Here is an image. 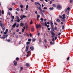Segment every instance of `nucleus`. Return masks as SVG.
Segmentation results:
<instances>
[{
  "instance_id": "f8f14e48",
  "label": "nucleus",
  "mask_w": 73,
  "mask_h": 73,
  "mask_svg": "<svg viewBox=\"0 0 73 73\" xmlns=\"http://www.w3.org/2000/svg\"><path fill=\"white\" fill-rule=\"evenodd\" d=\"M14 63L15 65H17V61H14Z\"/></svg>"
},
{
  "instance_id": "b1692460",
  "label": "nucleus",
  "mask_w": 73,
  "mask_h": 73,
  "mask_svg": "<svg viewBox=\"0 0 73 73\" xmlns=\"http://www.w3.org/2000/svg\"><path fill=\"white\" fill-rule=\"evenodd\" d=\"M40 16L39 15H38V16L37 17V19H38V18H39L40 17Z\"/></svg>"
},
{
  "instance_id": "2f4dec72",
  "label": "nucleus",
  "mask_w": 73,
  "mask_h": 73,
  "mask_svg": "<svg viewBox=\"0 0 73 73\" xmlns=\"http://www.w3.org/2000/svg\"><path fill=\"white\" fill-rule=\"evenodd\" d=\"M19 31H20V30L18 29L16 30V32H19Z\"/></svg>"
},
{
  "instance_id": "338daca9",
  "label": "nucleus",
  "mask_w": 73,
  "mask_h": 73,
  "mask_svg": "<svg viewBox=\"0 0 73 73\" xmlns=\"http://www.w3.org/2000/svg\"><path fill=\"white\" fill-rule=\"evenodd\" d=\"M40 20L41 21H43V19H42V18H40Z\"/></svg>"
},
{
  "instance_id": "5fc2aeb1",
  "label": "nucleus",
  "mask_w": 73,
  "mask_h": 73,
  "mask_svg": "<svg viewBox=\"0 0 73 73\" xmlns=\"http://www.w3.org/2000/svg\"><path fill=\"white\" fill-rule=\"evenodd\" d=\"M30 52V51H28L27 52V54H29V53Z\"/></svg>"
},
{
  "instance_id": "1a4fd4ad",
  "label": "nucleus",
  "mask_w": 73,
  "mask_h": 73,
  "mask_svg": "<svg viewBox=\"0 0 73 73\" xmlns=\"http://www.w3.org/2000/svg\"><path fill=\"white\" fill-rule=\"evenodd\" d=\"M3 25H5L4 24H3H3L2 23H0V26H1V27L3 29Z\"/></svg>"
},
{
  "instance_id": "72a5a7b5",
  "label": "nucleus",
  "mask_w": 73,
  "mask_h": 73,
  "mask_svg": "<svg viewBox=\"0 0 73 73\" xmlns=\"http://www.w3.org/2000/svg\"><path fill=\"white\" fill-rule=\"evenodd\" d=\"M1 39H5V37H1Z\"/></svg>"
},
{
  "instance_id": "774afa93",
  "label": "nucleus",
  "mask_w": 73,
  "mask_h": 73,
  "mask_svg": "<svg viewBox=\"0 0 73 73\" xmlns=\"http://www.w3.org/2000/svg\"><path fill=\"white\" fill-rule=\"evenodd\" d=\"M21 70H23V67H21Z\"/></svg>"
},
{
  "instance_id": "680f3d73",
  "label": "nucleus",
  "mask_w": 73,
  "mask_h": 73,
  "mask_svg": "<svg viewBox=\"0 0 73 73\" xmlns=\"http://www.w3.org/2000/svg\"><path fill=\"white\" fill-rule=\"evenodd\" d=\"M8 31V29H6L5 30V32H7Z\"/></svg>"
},
{
  "instance_id": "8fccbe9b",
  "label": "nucleus",
  "mask_w": 73,
  "mask_h": 73,
  "mask_svg": "<svg viewBox=\"0 0 73 73\" xmlns=\"http://www.w3.org/2000/svg\"><path fill=\"white\" fill-rule=\"evenodd\" d=\"M50 44H53V42H52V41H50Z\"/></svg>"
},
{
  "instance_id": "603ef678",
  "label": "nucleus",
  "mask_w": 73,
  "mask_h": 73,
  "mask_svg": "<svg viewBox=\"0 0 73 73\" xmlns=\"http://www.w3.org/2000/svg\"><path fill=\"white\" fill-rule=\"evenodd\" d=\"M52 41H54V38H53L52 40Z\"/></svg>"
},
{
  "instance_id": "a18cd8bd",
  "label": "nucleus",
  "mask_w": 73,
  "mask_h": 73,
  "mask_svg": "<svg viewBox=\"0 0 73 73\" xmlns=\"http://www.w3.org/2000/svg\"><path fill=\"white\" fill-rule=\"evenodd\" d=\"M36 7L38 9L40 7V6H38V5H37Z\"/></svg>"
},
{
  "instance_id": "2eb2a0df",
  "label": "nucleus",
  "mask_w": 73,
  "mask_h": 73,
  "mask_svg": "<svg viewBox=\"0 0 73 73\" xmlns=\"http://www.w3.org/2000/svg\"><path fill=\"white\" fill-rule=\"evenodd\" d=\"M30 49L31 50H33L34 49V48L33 47H31L30 48Z\"/></svg>"
},
{
  "instance_id": "e2e57ef3",
  "label": "nucleus",
  "mask_w": 73,
  "mask_h": 73,
  "mask_svg": "<svg viewBox=\"0 0 73 73\" xmlns=\"http://www.w3.org/2000/svg\"><path fill=\"white\" fill-rule=\"evenodd\" d=\"M44 42L46 43L47 42L46 41V40L45 39L44 40Z\"/></svg>"
},
{
  "instance_id": "393cba45",
  "label": "nucleus",
  "mask_w": 73,
  "mask_h": 73,
  "mask_svg": "<svg viewBox=\"0 0 73 73\" xmlns=\"http://www.w3.org/2000/svg\"><path fill=\"white\" fill-rule=\"evenodd\" d=\"M16 60H17V61H19V57H17L16 58Z\"/></svg>"
},
{
  "instance_id": "3c124183",
  "label": "nucleus",
  "mask_w": 73,
  "mask_h": 73,
  "mask_svg": "<svg viewBox=\"0 0 73 73\" xmlns=\"http://www.w3.org/2000/svg\"><path fill=\"white\" fill-rule=\"evenodd\" d=\"M22 31L23 33V32H24V29H22Z\"/></svg>"
},
{
  "instance_id": "052dcab7",
  "label": "nucleus",
  "mask_w": 73,
  "mask_h": 73,
  "mask_svg": "<svg viewBox=\"0 0 73 73\" xmlns=\"http://www.w3.org/2000/svg\"><path fill=\"white\" fill-rule=\"evenodd\" d=\"M57 36H56L55 37V40H57Z\"/></svg>"
},
{
  "instance_id": "58836bf2",
  "label": "nucleus",
  "mask_w": 73,
  "mask_h": 73,
  "mask_svg": "<svg viewBox=\"0 0 73 73\" xmlns=\"http://www.w3.org/2000/svg\"><path fill=\"white\" fill-rule=\"evenodd\" d=\"M53 6L54 7H56V5H55V4H53Z\"/></svg>"
},
{
  "instance_id": "c85d7f7f",
  "label": "nucleus",
  "mask_w": 73,
  "mask_h": 73,
  "mask_svg": "<svg viewBox=\"0 0 73 73\" xmlns=\"http://www.w3.org/2000/svg\"><path fill=\"white\" fill-rule=\"evenodd\" d=\"M30 42H28L26 43V44H27V45H28V44H30Z\"/></svg>"
},
{
  "instance_id": "dca6fc26",
  "label": "nucleus",
  "mask_w": 73,
  "mask_h": 73,
  "mask_svg": "<svg viewBox=\"0 0 73 73\" xmlns=\"http://www.w3.org/2000/svg\"><path fill=\"white\" fill-rule=\"evenodd\" d=\"M53 9H54V8H53V7H52V8L50 7L49 8L50 10H52V11L53 10Z\"/></svg>"
},
{
  "instance_id": "4d7b16f0",
  "label": "nucleus",
  "mask_w": 73,
  "mask_h": 73,
  "mask_svg": "<svg viewBox=\"0 0 73 73\" xmlns=\"http://www.w3.org/2000/svg\"><path fill=\"white\" fill-rule=\"evenodd\" d=\"M2 13L3 15H4V10H2Z\"/></svg>"
},
{
  "instance_id": "f257e3e1",
  "label": "nucleus",
  "mask_w": 73,
  "mask_h": 73,
  "mask_svg": "<svg viewBox=\"0 0 73 73\" xmlns=\"http://www.w3.org/2000/svg\"><path fill=\"white\" fill-rule=\"evenodd\" d=\"M16 17L17 20H15V21L16 22H17L18 23L20 22V20H21V19H20V18H19V16H17Z\"/></svg>"
},
{
  "instance_id": "f03ea898",
  "label": "nucleus",
  "mask_w": 73,
  "mask_h": 73,
  "mask_svg": "<svg viewBox=\"0 0 73 73\" xmlns=\"http://www.w3.org/2000/svg\"><path fill=\"white\" fill-rule=\"evenodd\" d=\"M36 29L38 28H41V25H36Z\"/></svg>"
},
{
  "instance_id": "7c9ffc66",
  "label": "nucleus",
  "mask_w": 73,
  "mask_h": 73,
  "mask_svg": "<svg viewBox=\"0 0 73 73\" xmlns=\"http://www.w3.org/2000/svg\"><path fill=\"white\" fill-rule=\"evenodd\" d=\"M36 41V39L35 38H33V41Z\"/></svg>"
},
{
  "instance_id": "6e6552de",
  "label": "nucleus",
  "mask_w": 73,
  "mask_h": 73,
  "mask_svg": "<svg viewBox=\"0 0 73 73\" xmlns=\"http://www.w3.org/2000/svg\"><path fill=\"white\" fill-rule=\"evenodd\" d=\"M16 23H15L12 26V28H15V27H16Z\"/></svg>"
},
{
  "instance_id": "9d476101",
  "label": "nucleus",
  "mask_w": 73,
  "mask_h": 73,
  "mask_svg": "<svg viewBox=\"0 0 73 73\" xmlns=\"http://www.w3.org/2000/svg\"><path fill=\"white\" fill-rule=\"evenodd\" d=\"M31 31L32 32H33L35 31V28L34 27H32L31 29Z\"/></svg>"
},
{
  "instance_id": "e433bc0d",
  "label": "nucleus",
  "mask_w": 73,
  "mask_h": 73,
  "mask_svg": "<svg viewBox=\"0 0 73 73\" xmlns=\"http://www.w3.org/2000/svg\"><path fill=\"white\" fill-rule=\"evenodd\" d=\"M15 5V3H12V5Z\"/></svg>"
},
{
  "instance_id": "a878e982",
  "label": "nucleus",
  "mask_w": 73,
  "mask_h": 73,
  "mask_svg": "<svg viewBox=\"0 0 73 73\" xmlns=\"http://www.w3.org/2000/svg\"><path fill=\"white\" fill-rule=\"evenodd\" d=\"M32 41V39H28V41H29V42H31Z\"/></svg>"
},
{
  "instance_id": "13d9d810",
  "label": "nucleus",
  "mask_w": 73,
  "mask_h": 73,
  "mask_svg": "<svg viewBox=\"0 0 73 73\" xmlns=\"http://www.w3.org/2000/svg\"><path fill=\"white\" fill-rule=\"evenodd\" d=\"M7 32H5L4 33V35H5L6 34H7Z\"/></svg>"
},
{
  "instance_id": "39448f33",
  "label": "nucleus",
  "mask_w": 73,
  "mask_h": 73,
  "mask_svg": "<svg viewBox=\"0 0 73 73\" xmlns=\"http://www.w3.org/2000/svg\"><path fill=\"white\" fill-rule=\"evenodd\" d=\"M52 21H50V23L51 24V27H53V23H52Z\"/></svg>"
},
{
  "instance_id": "a211bd4d",
  "label": "nucleus",
  "mask_w": 73,
  "mask_h": 73,
  "mask_svg": "<svg viewBox=\"0 0 73 73\" xmlns=\"http://www.w3.org/2000/svg\"><path fill=\"white\" fill-rule=\"evenodd\" d=\"M62 21L63 22H65V21L64 19L62 18Z\"/></svg>"
},
{
  "instance_id": "cd10ccee",
  "label": "nucleus",
  "mask_w": 73,
  "mask_h": 73,
  "mask_svg": "<svg viewBox=\"0 0 73 73\" xmlns=\"http://www.w3.org/2000/svg\"><path fill=\"white\" fill-rule=\"evenodd\" d=\"M62 30H63L64 29V26L62 25Z\"/></svg>"
},
{
  "instance_id": "69168bd1",
  "label": "nucleus",
  "mask_w": 73,
  "mask_h": 73,
  "mask_svg": "<svg viewBox=\"0 0 73 73\" xmlns=\"http://www.w3.org/2000/svg\"><path fill=\"white\" fill-rule=\"evenodd\" d=\"M54 30H57V27H56L55 28H54Z\"/></svg>"
},
{
  "instance_id": "4c0bfd02",
  "label": "nucleus",
  "mask_w": 73,
  "mask_h": 73,
  "mask_svg": "<svg viewBox=\"0 0 73 73\" xmlns=\"http://www.w3.org/2000/svg\"><path fill=\"white\" fill-rule=\"evenodd\" d=\"M43 9H48V8L44 7Z\"/></svg>"
},
{
  "instance_id": "423d86ee",
  "label": "nucleus",
  "mask_w": 73,
  "mask_h": 73,
  "mask_svg": "<svg viewBox=\"0 0 73 73\" xmlns=\"http://www.w3.org/2000/svg\"><path fill=\"white\" fill-rule=\"evenodd\" d=\"M27 17V16L24 15H23L22 16H22H21V19L22 20L23 19V18H25V17Z\"/></svg>"
},
{
  "instance_id": "0eeeda50",
  "label": "nucleus",
  "mask_w": 73,
  "mask_h": 73,
  "mask_svg": "<svg viewBox=\"0 0 73 73\" xmlns=\"http://www.w3.org/2000/svg\"><path fill=\"white\" fill-rule=\"evenodd\" d=\"M28 48L29 47L28 46H27L26 47V49L25 50V52H27L28 51Z\"/></svg>"
},
{
  "instance_id": "aec40b11",
  "label": "nucleus",
  "mask_w": 73,
  "mask_h": 73,
  "mask_svg": "<svg viewBox=\"0 0 73 73\" xmlns=\"http://www.w3.org/2000/svg\"><path fill=\"white\" fill-rule=\"evenodd\" d=\"M26 65L27 66H28V67L29 66V64L28 63H27L26 64Z\"/></svg>"
},
{
  "instance_id": "7ed1b4c3",
  "label": "nucleus",
  "mask_w": 73,
  "mask_h": 73,
  "mask_svg": "<svg viewBox=\"0 0 73 73\" xmlns=\"http://www.w3.org/2000/svg\"><path fill=\"white\" fill-rule=\"evenodd\" d=\"M50 33H51V35H53L54 36H55V33H54V32H53V31H52V30H51V31H50Z\"/></svg>"
},
{
  "instance_id": "f704fd0d",
  "label": "nucleus",
  "mask_w": 73,
  "mask_h": 73,
  "mask_svg": "<svg viewBox=\"0 0 73 73\" xmlns=\"http://www.w3.org/2000/svg\"><path fill=\"white\" fill-rule=\"evenodd\" d=\"M59 17L61 19H62V16L61 15H59Z\"/></svg>"
},
{
  "instance_id": "4468645a",
  "label": "nucleus",
  "mask_w": 73,
  "mask_h": 73,
  "mask_svg": "<svg viewBox=\"0 0 73 73\" xmlns=\"http://www.w3.org/2000/svg\"><path fill=\"white\" fill-rule=\"evenodd\" d=\"M63 19H65L66 17H65V14H64L62 15Z\"/></svg>"
},
{
  "instance_id": "a19ab883",
  "label": "nucleus",
  "mask_w": 73,
  "mask_h": 73,
  "mask_svg": "<svg viewBox=\"0 0 73 73\" xmlns=\"http://www.w3.org/2000/svg\"><path fill=\"white\" fill-rule=\"evenodd\" d=\"M9 11H12V9L11 8H10L9 9Z\"/></svg>"
},
{
  "instance_id": "864d4df0",
  "label": "nucleus",
  "mask_w": 73,
  "mask_h": 73,
  "mask_svg": "<svg viewBox=\"0 0 73 73\" xmlns=\"http://www.w3.org/2000/svg\"><path fill=\"white\" fill-rule=\"evenodd\" d=\"M40 33H38V36H40Z\"/></svg>"
},
{
  "instance_id": "20e7f679",
  "label": "nucleus",
  "mask_w": 73,
  "mask_h": 73,
  "mask_svg": "<svg viewBox=\"0 0 73 73\" xmlns=\"http://www.w3.org/2000/svg\"><path fill=\"white\" fill-rule=\"evenodd\" d=\"M35 5H36V6L37 5V4H38V5H39L40 7L41 6V5H40V3L39 2H35Z\"/></svg>"
},
{
  "instance_id": "412c9836",
  "label": "nucleus",
  "mask_w": 73,
  "mask_h": 73,
  "mask_svg": "<svg viewBox=\"0 0 73 73\" xmlns=\"http://www.w3.org/2000/svg\"><path fill=\"white\" fill-rule=\"evenodd\" d=\"M64 11L66 13V12H67V11H68V10L67 9H65L64 10Z\"/></svg>"
},
{
  "instance_id": "9b49d317",
  "label": "nucleus",
  "mask_w": 73,
  "mask_h": 73,
  "mask_svg": "<svg viewBox=\"0 0 73 73\" xmlns=\"http://www.w3.org/2000/svg\"><path fill=\"white\" fill-rule=\"evenodd\" d=\"M57 7L58 9L61 8V6L59 5H57Z\"/></svg>"
},
{
  "instance_id": "bf43d9fd",
  "label": "nucleus",
  "mask_w": 73,
  "mask_h": 73,
  "mask_svg": "<svg viewBox=\"0 0 73 73\" xmlns=\"http://www.w3.org/2000/svg\"><path fill=\"white\" fill-rule=\"evenodd\" d=\"M7 41L8 42H10V41H11V40L9 39V40H7Z\"/></svg>"
},
{
  "instance_id": "6ab92c4d",
  "label": "nucleus",
  "mask_w": 73,
  "mask_h": 73,
  "mask_svg": "<svg viewBox=\"0 0 73 73\" xmlns=\"http://www.w3.org/2000/svg\"><path fill=\"white\" fill-rule=\"evenodd\" d=\"M46 21L44 23V25L46 27L47 26V23H46Z\"/></svg>"
},
{
  "instance_id": "09e8293b",
  "label": "nucleus",
  "mask_w": 73,
  "mask_h": 73,
  "mask_svg": "<svg viewBox=\"0 0 73 73\" xmlns=\"http://www.w3.org/2000/svg\"><path fill=\"white\" fill-rule=\"evenodd\" d=\"M73 2L72 0H70V3H72Z\"/></svg>"
},
{
  "instance_id": "6e6d98bb",
  "label": "nucleus",
  "mask_w": 73,
  "mask_h": 73,
  "mask_svg": "<svg viewBox=\"0 0 73 73\" xmlns=\"http://www.w3.org/2000/svg\"><path fill=\"white\" fill-rule=\"evenodd\" d=\"M47 24L48 25H49L50 23H49V22H47Z\"/></svg>"
},
{
  "instance_id": "de8ad7c7",
  "label": "nucleus",
  "mask_w": 73,
  "mask_h": 73,
  "mask_svg": "<svg viewBox=\"0 0 73 73\" xmlns=\"http://www.w3.org/2000/svg\"><path fill=\"white\" fill-rule=\"evenodd\" d=\"M16 10L19 11L20 10V9H19V8H17L16 9Z\"/></svg>"
},
{
  "instance_id": "c03bdc74",
  "label": "nucleus",
  "mask_w": 73,
  "mask_h": 73,
  "mask_svg": "<svg viewBox=\"0 0 73 73\" xmlns=\"http://www.w3.org/2000/svg\"><path fill=\"white\" fill-rule=\"evenodd\" d=\"M61 33H59L58 34V35H61Z\"/></svg>"
},
{
  "instance_id": "5701e85b",
  "label": "nucleus",
  "mask_w": 73,
  "mask_h": 73,
  "mask_svg": "<svg viewBox=\"0 0 73 73\" xmlns=\"http://www.w3.org/2000/svg\"><path fill=\"white\" fill-rule=\"evenodd\" d=\"M60 21V20L58 19H56V21H57V22H58V23H59Z\"/></svg>"
},
{
  "instance_id": "0e129e2a",
  "label": "nucleus",
  "mask_w": 73,
  "mask_h": 73,
  "mask_svg": "<svg viewBox=\"0 0 73 73\" xmlns=\"http://www.w3.org/2000/svg\"><path fill=\"white\" fill-rule=\"evenodd\" d=\"M52 1H50V4H52Z\"/></svg>"
},
{
  "instance_id": "c9c22d12",
  "label": "nucleus",
  "mask_w": 73,
  "mask_h": 73,
  "mask_svg": "<svg viewBox=\"0 0 73 73\" xmlns=\"http://www.w3.org/2000/svg\"><path fill=\"white\" fill-rule=\"evenodd\" d=\"M40 11L41 12H45V11L44 10H41Z\"/></svg>"
},
{
  "instance_id": "bb28decb",
  "label": "nucleus",
  "mask_w": 73,
  "mask_h": 73,
  "mask_svg": "<svg viewBox=\"0 0 73 73\" xmlns=\"http://www.w3.org/2000/svg\"><path fill=\"white\" fill-rule=\"evenodd\" d=\"M19 25H19V24L17 25L16 26V27L18 28V27H19Z\"/></svg>"
},
{
  "instance_id": "ea45409f",
  "label": "nucleus",
  "mask_w": 73,
  "mask_h": 73,
  "mask_svg": "<svg viewBox=\"0 0 73 73\" xmlns=\"http://www.w3.org/2000/svg\"><path fill=\"white\" fill-rule=\"evenodd\" d=\"M40 14H42V16L43 15V13H42L41 12V11H40Z\"/></svg>"
},
{
  "instance_id": "f3484780",
  "label": "nucleus",
  "mask_w": 73,
  "mask_h": 73,
  "mask_svg": "<svg viewBox=\"0 0 73 73\" xmlns=\"http://www.w3.org/2000/svg\"><path fill=\"white\" fill-rule=\"evenodd\" d=\"M25 27H27L28 26V24H27V23H26L25 24Z\"/></svg>"
},
{
  "instance_id": "ddd939ff",
  "label": "nucleus",
  "mask_w": 73,
  "mask_h": 73,
  "mask_svg": "<svg viewBox=\"0 0 73 73\" xmlns=\"http://www.w3.org/2000/svg\"><path fill=\"white\" fill-rule=\"evenodd\" d=\"M20 25L21 27H23V26H24V23H20Z\"/></svg>"
},
{
  "instance_id": "473e14b6",
  "label": "nucleus",
  "mask_w": 73,
  "mask_h": 73,
  "mask_svg": "<svg viewBox=\"0 0 73 73\" xmlns=\"http://www.w3.org/2000/svg\"><path fill=\"white\" fill-rule=\"evenodd\" d=\"M67 9L68 10V11H69V10L70 9V7H68Z\"/></svg>"
},
{
  "instance_id": "49530a36",
  "label": "nucleus",
  "mask_w": 73,
  "mask_h": 73,
  "mask_svg": "<svg viewBox=\"0 0 73 73\" xmlns=\"http://www.w3.org/2000/svg\"><path fill=\"white\" fill-rule=\"evenodd\" d=\"M12 18L13 19H14V16H11Z\"/></svg>"
},
{
  "instance_id": "37998d69",
  "label": "nucleus",
  "mask_w": 73,
  "mask_h": 73,
  "mask_svg": "<svg viewBox=\"0 0 73 73\" xmlns=\"http://www.w3.org/2000/svg\"><path fill=\"white\" fill-rule=\"evenodd\" d=\"M38 9H39V10H40V11H41V10L42 9H41V8L40 7Z\"/></svg>"
},
{
  "instance_id": "79ce46f5",
  "label": "nucleus",
  "mask_w": 73,
  "mask_h": 73,
  "mask_svg": "<svg viewBox=\"0 0 73 73\" xmlns=\"http://www.w3.org/2000/svg\"><path fill=\"white\" fill-rule=\"evenodd\" d=\"M23 5H21L20 6V7L21 8H23Z\"/></svg>"
},
{
  "instance_id": "4be33fe9",
  "label": "nucleus",
  "mask_w": 73,
  "mask_h": 73,
  "mask_svg": "<svg viewBox=\"0 0 73 73\" xmlns=\"http://www.w3.org/2000/svg\"><path fill=\"white\" fill-rule=\"evenodd\" d=\"M32 24H33V23H32V20H31L30 24V25H32Z\"/></svg>"
},
{
  "instance_id": "c756f323",
  "label": "nucleus",
  "mask_w": 73,
  "mask_h": 73,
  "mask_svg": "<svg viewBox=\"0 0 73 73\" xmlns=\"http://www.w3.org/2000/svg\"><path fill=\"white\" fill-rule=\"evenodd\" d=\"M52 29V31H53V32H54V29L53 28V27H51Z\"/></svg>"
}]
</instances>
